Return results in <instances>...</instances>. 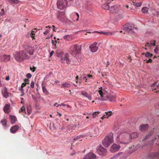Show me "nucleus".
<instances>
[{"instance_id":"nucleus-1","label":"nucleus","mask_w":159,"mask_h":159,"mask_svg":"<svg viewBox=\"0 0 159 159\" xmlns=\"http://www.w3.org/2000/svg\"><path fill=\"white\" fill-rule=\"evenodd\" d=\"M100 97L98 99L102 101H106L109 99L110 102L116 101V96L115 94L111 95L109 94L105 89H102L98 90Z\"/></svg>"},{"instance_id":"nucleus-2","label":"nucleus","mask_w":159,"mask_h":159,"mask_svg":"<svg viewBox=\"0 0 159 159\" xmlns=\"http://www.w3.org/2000/svg\"><path fill=\"white\" fill-rule=\"evenodd\" d=\"M14 57L16 60L19 61H22L24 59H29L30 57L25 52L22 51L16 52L15 54Z\"/></svg>"},{"instance_id":"nucleus-3","label":"nucleus","mask_w":159,"mask_h":159,"mask_svg":"<svg viewBox=\"0 0 159 159\" xmlns=\"http://www.w3.org/2000/svg\"><path fill=\"white\" fill-rule=\"evenodd\" d=\"M113 134L110 133L102 140L103 145L105 147H108L113 142Z\"/></svg>"},{"instance_id":"nucleus-4","label":"nucleus","mask_w":159,"mask_h":159,"mask_svg":"<svg viewBox=\"0 0 159 159\" xmlns=\"http://www.w3.org/2000/svg\"><path fill=\"white\" fill-rule=\"evenodd\" d=\"M81 46L78 44H74L70 48V52L74 56H76L77 55L80 53L81 50Z\"/></svg>"},{"instance_id":"nucleus-5","label":"nucleus","mask_w":159,"mask_h":159,"mask_svg":"<svg viewBox=\"0 0 159 159\" xmlns=\"http://www.w3.org/2000/svg\"><path fill=\"white\" fill-rule=\"evenodd\" d=\"M57 6L60 10L63 9L68 6V2L66 0H59L57 2Z\"/></svg>"},{"instance_id":"nucleus-6","label":"nucleus","mask_w":159,"mask_h":159,"mask_svg":"<svg viewBox=\"0 0 159 159\" xmlns=\"http://www.w3.org/2000/svg\"><path fill=\"white\" fill-rule=\"evenodd\" d=\"M129 138L128 141L126 142L124 141L122 134H120L116 139V142L118 143H123L127 144L129 143Z\"/></svg>"},{"instance_id":"nucleus-7","label":"nucleus","mask_w":159,"mask_h":159,"mask_svg":"<svg viewBox=\"0 0 159 159\" xmlns=\"http://www.w3.org/2000/svg\"><path fill=\"white\" fill-rule=\"evenodd\" d=\"M60 61L62 63H66L67 64H69L71 62L68 54L67 53H65L61 56Z\"/></svg>"},{"instance_id":"nucleus-8","label":"nucleus","mask_w":159,"mask_h":159,"mask_svg":"<svg viewBox=\"0 0 159 159\" xmlns=\"http://www.w3.org/2000/svg\"><path fill=\"white\" fill-rule=\"evenodd\" d=\"M97 152L99 155H105L107 152L106 149L102 145H100L97 148Z\"/></svg>"},{"instance_id":"nucleus-9","label":"nucleus","mask_w":159,"mask_h":159,"mask_svg":"<svg viewBox=\"0 0 159 159\" xmlns=\"http://www.w3.org/2000/svg\"><path fill=\"white\" fill-rule=\"evenodd\" d=\"M125 137L127 138V140L129 138V142L130 141L131 139L132 138H136L138 136V134L137 132H133L131 134H125Z\"/></svg>"},{"instance_id":"nucleus-10","label":"nucleus","mask_w":159,"mask_h":159,"mask_svg":"<svg viewBox=\"0 0 159 159\" xmlns=\"http://www.w3.org/2000/svg\"><path fill=\"white\" fill-rule=\"evenodd\" d=\"M120 148V146L116 143H114L110 148V150L112 152H115L118 151Z\"/></svg>"},{"instance_id":"nucleus-11","label":"nucleus","mask_w":159,"mask_h":159,"mask_svg":"<svg viewBox=\"0 0 159 159\" xmlns=\"http://www.w3.org/2000/svg\"><path fill=\"white\" fill-rule=\"evenodd\" d=\"M10 57L9 55L4 54L1 56L0 60L1 62H7L10 60Z\"/></svg>"},{"instance_id":"nucleus-12","label":"nucleus","mask_w":159,"mask_h":159,"mask_svg":"<svg viewBox=\"0 0 159 159\" xmlns=\"http://www.w3.org/2000/svg\"><path fill=\"white\" fill-rule=\"evenodd\" d=\"M97 44V43L95 42L89 46V48L92 52H95L98 50V47L96 46Z\"/></svg>"},{"instance_id":"nucleus-13","label":"nucleus","mask_w":159,"mask_h":159,"mask_svg":"<svg viewBox=\"0 0 159 159\" xmlns=\"http://www.w3.org/2000/svg\"><path fill=\"white\" fill-rule=\"evenodd\" d=\"M57 17L61 21H64V18L65 17V13L63 12H58L57 15Z\"/></svg>"},{"instance_id":"nucleus-14","label":"nucleus","mask_w":159,"mask_h":159,"mask_svg":"<svg viewBox=\"0 0 159 159\" xmlns=\"http://www.w3.org/2000/svg\"><path fill=\"white\" fill-rule=\"evenodd\" d=\"M2 93L4 97L7 98L9 97V93L7 92V89L4 87L2 90Z\"/></svg>"},{"instance_id":"nucleus-15","label":"nucleus","mask_w":159,"mask_h":159,"mask_svg":"<svg viewBox=\"0 0 159 159\" xmlns=\"http://www.w3.org/2000/svg\"><path fill=\"white\" fill-rule=\"evenodd\" d=\"M10 110V105L9 104H5L3 108V110L4 112L6 113H9Z\"/></svg>"},{"instance_id":"nucleus-16","label":"nucleus","mask_w":159,"mask_h":159,"mask_svg":"<svg viewBox=\"0 0 159 159\" xmlns=\"http://www.w3.org/2000/svg\"><path fill=\"white\" fill-rule=\"evenodd\" d=\"M148 125L147 124H142L139 126V129L141 131H145L148 129Z\"/></svg>"},{"instance_id":"nucleus-17","label":"nucleus","mask_w":159,"mask_h":159,"mask_svg":"<svg viewBox=\"0 0 159 159\" xmlns=\"http://www.w3.org/2000/svg\"><path fill=\"white\" fill-rule=\"evenodd\" d=\"M19 128V127L18 125H15L11 127L10 129V132L12 133H15Z\"/></svg>"},{"instance_id":"nucleus-18","label":"nucleus","mask_w":159,"mask_h":159,"mask_svg":"<svg viewBox=\"0 0 159 159\" xmlns=\"http://www.w3.org/2000/svg\"><path fill=\"white\" fill-rule=\"evenodd\" d=\"M27 50L30 55H32L34 54V48L33 47L29 46L27 48Z\"/></svg>"},{"instance_id":"nucleus-19","label":"nucleus","mask_w":159,"mask_h":159,"mask_svg":"<svg viewBox=\"0 0 159 159\" xmlns=\"http://www.w3.org/2000/svg\"><path fill=\"white\" fill-rule=\"evenodd\" d=\"M105 113V114H104V115L101 117L102 119H103L104 118H107L111 116L112 114V111H111L107 112H106Z\"/></svg>"},{"instance_id":"nucleus-20","label":"nucleus","mask_w":159,"mask_h":159,"mask_svg":"<svg viewBox=\"0 0 159 159\" xmlns=\"http://www.w3.org/2000/svg\"><path fill=\"white\" fill-rule=\"evenodd\" d=\"M42 89L43 93L46 95L48 94L49 93V92L47 90L46 88V85L45 84L42 83Z\"/></svg>"},{"instance_id":"nucleus-21","label":"nucleus","mask_w":159,"mask_h":159,"mask_svg":"<svg viewBox=\"0 0 159 159\" xmlns=\"http://www.w3.org/2000/svg\"><path fill=\"white\" fill-rule=\"evenodd\" d=\"M94 32L97 33H100V34H105L106 35H111L112 34H113L114 33V32H102V31L98 32V31H96Z\"/></svg>"},{"instance_id":"nucleus-22","label":"nucleus","mask_w":159,"mask_h":159,"mask_svg":"<svg viewBox=\"0 0 159 159\" xmlns=\"http://www.w3.org/2000/svg\"><path fill=\"white\" fill-rule=\"evenodd\" d=\"M159 155L158 152H152L149 154V157L151 158H155Z\"/></svg>"},{"instance_id":"nucleus-23","label":"nucleus","mask_w":159,"mask_h":159,"mask_svg":"<svg viewBox=\"0 0 159 159\" xmlns=\"http://www.w3.org/2000/svg\"><path fill=\"white\" fill-rule=\"evenodd\" d=\"M10 120L11 123L12 124H14L17 120V119L16 117L14 116H11Z\"/></svg>"},{"instance_id":"nucleus-24","label":"nucleus","mask_w":159,"mask_h":159,"mask_svg":"<svg viewBox=\"0 0 159 159\" xmlns=\"http://www.w3.org/2000/svg\"><path fill=\"white\" fill-rule=\"evenodd\" d=\"M117 8V6L114 5L110 7L109 10L110 11V12L111 13H113L114 12L115 10Z\"/></svg>"},{"instance_id":"nucleus-25","label":"nucleus","mask_w":159,"mask_h":159,"mask_svg":"<svg viewBox=\"0 0 159 159\" xmlns=\"http://www.w3.org/2000/svg\"><path fill=\"white\" fill-rule=\"evenodd\" d=\"M84 136L83 135H80L75 137L73 139V142H74L78 139H80L84 137Z\"/></svg>"},{"instance_id":"nucleus-26","label":"nucleus","mask_w":159,"mask_h":159,"mask_svg":"<svg viewBox=\"0 0 159 159\" xmlns=\"http://www.w3.org/2000/svg\"><path fill=\"white\" fill-rule=\"evenodd\" d=\"M102 8L106 10H109L110 6L108 4H104L102 5Z\"/></svg>"},{"instance_id":"nucleus-27","label":"nucleus","mask_w":159,"mask_h":159,"mask_svg":"<svg viewBox=\"0 0 159 159\" xmlns=\"http://www.w3.org/2000/svg\"><path fill=\"white\" fill-rule=\"evenodd\" d=\"M62 86L65 88H69L71 86L70 84L68 83L65 82L62 84Z\"/></svg>"},{"instance_id":"nucleus-28","label":"nucleus","mask_w":159,"mask_h":159,"mask_svg":"<svg viewBox=\"0 0 159 159\" xmlns=\"http://www.w3.org/2000/svg\"><path fill=\"white\" fill-rule=\"evenodd\" d=\"M7 1H8L10 3L13 4V3H16L17 4L20 1L18 0H7Z\"/></svg>"},{"instance_id":"nucleus-29","label":"nucleus","mask_w":159,"mask_h":159,"mask_svg":"<svg viewBox=\"0 0 159 159\" xmlns=\"http://www.w3.org/2000/svg\"><path fill=\"white\" fill-rule=\"evenodd\" d=\"M148 8L147 7H143L141 10L144 13H146L148 12Z\"/></svg>"},{"instance_id":"nucleus-30","label":"nucleus","mask_w":159,"mask_h":159,"mask_svg":"<svg viewBox=\"0 0 159 159\" xmlns=\"http://www.w3.org/2000/svg\"><path fill=\"white\" fill-rule=\"evenodd\" d=\"M124 30H132V29L131 28H130L129 26H128V25H124L123 27Z\"/></svg>"},{"instance_id":"nucleus-31","label":"nucleus","mask_w":159,"mask_h":159,"mask_svg":"<svg viewBox=\"0 0 159 159\" xmlns=\"http://www.w3.org/2000/svg\"><path fill=\"white\" fill-rule=\"evenodd\" d=\"M133 5L134 6H136V7H140L142 5V3L141 2H133Z\"/></svg>"},{"instance_id":"nucleus-32","label":"nucleus","mask_w":159,"mask_h":159,"mask_svg":"<svg viewBox=\"0 0 159 159\" xmlns=\"http://www.w3.org/2000/svg\"><path fill=\"white\" fill-rule=\"evenodd\" d=\"M100 113V112H99V111L94 112L92 114V115H93L92 118H94L96 116H97Z\"/></svg>"},{"instance_id":"nucleus-33","label":"nucleus","mask_w":159,"mask_h":159,"mask_svg":"<svg viewBox=\"0 0 159 159\" xmlns=\"http://www.w3.org/2000/svg\"><path fill=\"white\" fill-rule=\"evenodd\" d=\"M19 111L20 112H24L25 114H26V111L25 107L23 106L22 107H21V108L19 110Z\"/></svg>"},{"instance_id":"nucleus-34","label":"nucleus","mask_w":159,"mask_h":159,"mask_svg":"<svg viewBox=\"0 0 159 159\" xmlns=\"http://www.w3.org/2000/svg\"><path fill=\"white\" fill-rule=\"evenodd\" d=\"M153 134V132H149L146 136L145 137L144 139V140H146L147 139L149 138L151 135H152Z\"/></svg>"},{"instance_id":"nucleus-35","label":"nucleus","mask_w":159,"mask_h":159,"mask_svg":"<svg viewBox=\"0 0 159 159\" xmlns=\"http://www.w3.org/2000/svg\"><path fill=\"white\" fill-rule=\"evenodd\" d=\"M1 123L3 126H6L7 121L5 119H2L1 121Z\"/></svg>"},{"instance_id":"nucleus-36","label":"nucleus","mask_w":159,"mask_h":159,"mask_svg":"<svg viewBox=\"0 0 159 159\" xmlns=\"http://www.w3.org/2000/svg\"><path fill=\"white\" fill-rule=\"evenodd\" d=\"M50 79V77H49V75H47L45 77L44 79V80L45 81L47 82Z\"/></svg>"},{"instance_id":"nucleus-37","label":"nucleus","mask_w":159,"mask_h":159,"mask_svg":"<svg viewBox=\"0 0 159 159\" xmlns=\"http://www.w3.org/2000/svg\"><path fill=\"white\" fill-rule=\"evenodd\" d=\"M153 55L149 52H148L145 54V56L146 57H151Z\"/></svg>"},{"instance_id":"nucleus-38","label":"nucleus","mask_w":159,"mask_h":159,"mask_svg":"<svg viewBox=\"0 0 159 159\" xmlns=\"http://www.w3.org/2000/svg\"><path fill=\"white\" fill-rule=\"evenodd\" d=\"M81 94L84 96L85 97H86L88 96V94L85 91H81Z\"/></svg>"},{"instance_id":"nucleus-39","label":"nucleus","mask_w":159,"mask_h":159,"mask_svg":"<svg viewBox=\"0 0 159 159\" xmlns=\"http://www.w3.org/2000/svg\"><path fill=\"white\" fill-rule=\"evenodd\" d=\"M28 114L29 115H30L32 112V111L31 109V108L30 107H27V108Z\"/></svg>"},{"instance_id":"nucleus-40","label":"nucleus","mask_w":159,"mask_h":159,"mask_svg":"<svg viewBox=\"0 0 159 159\" xmlns=\"http://www.w3.org/2000/svg\"><path fill=\"white\" fill-rule=\"evenodd\" d=\"M125 134H127V133H122V136L123 137V139L124 141L125 142H126L127 140V138H126L125 137Z\"/></svg>"},{"instance_id":"nucleus-41","label":"nucleus","mask_w":159,"mask_h":159,"mask_svg":"<svg viewBox=\"0 0 159 159\" xmlns=\"http://www.w3.org/2000/svg\"><path fill=\"white\" fill-rule=\"evenodd\" d=\"M156 41L155 40H151L150 42V43L151 46H155V45Z\"/></svg>"},{"instance_id":"nucleus-42","label":"nucleus","mask_w":159,"mask_h":159,"mask_svg":"<svg viewBox=\"0 0 159 159\" xmlns=\"http://www.w3.org/2000/svg\"><path fill=\"white\" fill-rule=\"evenodd\" d=\"M34 81H32L31 82V84H30V87H31L33 89L34 88Z\"/></svg>"},{"instance_id":"nucleus-43","label":"nucleus","mask_w":159,"mask_h":159,"mask_svg":"<svg viewBox=\"0 0 159 159\" xmlns=\"http://www.w3.org/2000/svg\"><path fill=\"white\" fill-rule=\"evenodd\" d=\"M157 83H158V84H157V87L158 89H159V81H158L156 82H155V83L152 84V86H154V85H155V84H157Z\"/></svg>"},{"instance_id":"nucleus-44","label":"nucleus","mask_w":159,"mask_h":159,"mask_svg":"<svg viewBox=\"0 0 159 159\" xmlns=\"http://www.w3.org/2000/svg\"><path fill=\"white\" fill-rule=\"evenodd\" d=\"M4 15V11L3 9L1 10V11L0 12V16H3Z\"/></svg>"},{"instance_id":"nucleus-45","label":"nucleus","mask_w":159,"mask_h":159,"mask_svg":"<svg viewBox=\"0 0 159 159\" xmlns=\"http://www.w3.org/2000/svg\"><path fill=\"white\" fill-rule=\"evenodd\" d=\"M26 84H29V82H25L23 83L22 84L21 86L22 87H23L25 86Z\"/></svg>"},{"instance_id":"nucleus-46","label":"nucleus","mask_w":159,"mask_h":159,"mask_svg":"<svg viewBox=\"0 0 159 159\" xmlns=\"http://www.w3.org/2000/svg\"><path fill=\"white\" fill-rule=\"evenodd\" d=\"M26 76L27 78L30 79L31 78L32 75L30 73H29L27 74Z\"/></svg>"},{"instance_id":"nucleus-47","label":"nucleus","mask_w":159,"mask_h":159,"mask_svg":"<svg viewBox=\"0 0 159 159\" xmlns=\"http://www.w3.org/2000/svg\"><path fill=\"white\" fill-rule=\"evenodd\" d=\"M69 36V35H66L64 36L63 37V38L65 40H69V39L67 38Z\"/></svg>"},{"instance_id":"nucleus-48","label":"nucleus","mask_w":159,"mask_h":159,"mask_svg":"<svg viewBox=\"0 0 159 159\" xmlns=\"http://www.w3.org/2000/svg\"><path fill=\"white\" fill-rule=\"evenodd\" d=\"M30 70L34 72L35 70L36 69L35 67H34L33 68L31 67H30Z\"/></svg>"},{"instance_id":"nucleus-49","label":"nucleus","mask_w":159,"mask_h":159,"mask_svg":"<svg viewBox=\"0 0 159 159\" xmlns=\"http://www.w3.org/2000/svg\"><path fill=\"white\" fill-rule=\"evenodd\" d=\"M87 77H82V80L85 81V82H87Z\"/></svg>"},{"instance_id":"nucleus-50","label":"nucleus","mask_w":159,"mask_h":159,"mask_svg":"<svg viewBox=\"0 0 159 159\" xmlns=\"http://www.w3.org/2000/svg\"><path fill=\"white\" fill-rule=\"evenodd\" d=\"M65 106L66 104L63 103H62L61 104H58V105H57V107H59V106Z\"/></svg>"},{"instance_id":"nucleus-51","label":"nucleus","mask_w":159,"mask_h":159,"mask_svg":"<svg viewBox=\"0 0 159 159\" xmlns=\"http://www.w3.org/2000/svg\"><path fill=\"white\" fill-rule=\"evenodd\" d=\"M23 88V87H22L21 86L19 88V89L21 91V93H23V92H24V89Z\"/></svg>"},{"instance_id":"nucleus-52","label":"nucleus","mask_w":159,"mask_h":159,"mask_svg":"<svg viewBox=\"0 0 159 159\" xmlns=\"http://www.w3.org/2000/svg\"><path fill=\"white\" fill-rule=\"evenodd\" d=\"M49 30H46L45 32H44L43 33V34H48L49 32Z\"/></svg>"},{"instance_id":"nucleus-53","label":"nucleus","mask_w":159,"mask_h":159,"mask_svg":"<svg viewBox=\"0 0 159 159\" xmlns=\"http://www.w3.org/2000/svg\"><path fill=\"white\" fill-rule=\"evenodd\" d=\"M145 46H147L149 47H150L152 46L150 43H147V44L146 45H145Z\"/></svg>"},{"instance_id":"nucleus-54","label":"nucleus","mask_w":159,"mask_h":159,"mask_svg":"<svg viewBox=\"0 0 159 159\" xmlns=\"http://www.w3.org/2000/svg\"><path fill=\"white\" fill-rule=\"evenodd\" d=\"M52 45H55L56 44H55V43H56L57 42H56V41H54L53 40H52Z\"/></svg>"},{"instance_id":"nucleus-55","label":"nucleus","mask_w":159,"mask_h":159,"mask_svg":"<svg viewBox=\"0 0 159 159\" xmlns=\"http://www.w3.org/2000/svg\"><path fill=\"white\" fill-rule=\"evenodd\" d=\"M154 51L156 53H157L158 52V49L156 48L154 50Z\"/></svg>"},{"instance_id":"nucleus-56","label":"nucleus","mask_w":159,"mask_h":159,"mask_svg":"<svg viewBox=\"0 0 159 159\" xmlns=\"http://www.w3.org/2000/svg\"><path fill=\"white\" fill-rule=\"evenodd\" d=\"M152 62V59L150 58H149L148 60L147 61V62L148 63V62H150V63H151Z\"/></svg>"},{"instance_id":"nucleus-57","label":"nucleus","mask_w":159,"mask_h":159,"mask_svg":"<svg viewBox=\"0 0 159 159\" xmlns=\"http://www.w3.org/2000/svg\"><path fill=\"white\" fill-rule=\"evenodd\" d=\"M32 98L34 100L37 99V98L33 95H32Z\"/></svg>"},{"instance_id":"nucleus-58","label":"nucleus","mask_w":159,"mask_h":159,"mask_svg":"<svg viewBox=\"0 0 159 159\" xmlns=\"http://www.w3.org/2000/svg\"><path fill=\"white\" fill-rule=\"evenodd\" d=\"M34 34L32 33V32H31V33L30 34L31 37H32V38H33V37H34Z\"/></svg>"},{"instance_id":"nucleus-59","label":"nucleus","mask_w":159,"mask_h":159,"mask_svg":"<svg viewBox=\"0 0 159 159\" xmlns=\"http://www.w3.org/2000/svg\"><path fill=\"white\" fill-rule=\"evenodd\" d=\"M128 25V26H129V27L130 28H131L132 29H133V28H134V26H133V25Z\"/></svg>"},{"instance_id":"nucleus-60","label":"nucleus","mask_w":159,"mask_h":159,"mask_svg":"<svg viewBox=\"0 0 159 159\" xmlns=\"http://www.w3.org/2000/svg\"><path fill=\"white\" fill-rule=\"evenodd\" d=\"M94 131H95V132H96V133H95L94 134V136H96L97 133V131H98V129H95Z\"/></svg>"},{"instance_id":"nucleus-61","label":"nucleus","mask_w":159,"mask_h":159,"mask_svg":"<svg viewBox=\"0 0 159 159\" xmlns=\"http://www.w3.org/2000/svg\"><path fill=\"white\" fill-rule=\"evenodd\" d=\"M76 16H77V18L76 19V20H78L79 19V14L78 13H76Z\"/></svg>"},{"instance_id":"nucleus-62","label":"nucleus","mask_w":159,"mask_h":159,"mask_svg":"<svg viewBox=\"0 0 159 159\" xmlns=\"http://www.w3.org/2000/svg\"><path fill=\"white\" fill-rule=\"evenodd\" d=\"M54 51L53 50L51 51V52H50V57L52 56V55L54 53Z\"/></svg>"},{"instance_id":"nucleus-63","label":"nucleus","mask_w":159,"mask_h":159,"mask_svg":"<svg viewBox=\"0 0 159 159\" xmlns=\"http://www.w3.org/2000/svg\"><path fill=\"white\" fill-rule=\"evenodd\" d=\"M86 97L89 100H91V97L89 95H88V96L87 97Z\"/></svg>"},{"instance_id":"nucleus-64","label":"nucleus","mask_w":159,"mask_h":159,"mask_svg":"<svg viewBox=\"0 0 159 159\" xmlns=\"http://www.w3.org/2000/svg\"><path fill=\"white\" fill-rule=\"evenodd\" d=\"M10 78L9 76H7L5 78V80H9Z\"/></svg>"}]
</instances>
